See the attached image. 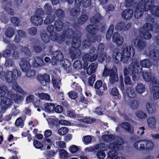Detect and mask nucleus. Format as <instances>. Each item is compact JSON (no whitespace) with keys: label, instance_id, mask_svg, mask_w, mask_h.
<instances>
[{"label":"nucleus","instance_id":"22","mask_svg":"<svg viewBox=\"0 0 159 159\" xmlns=\"http://www.w3.org/2000/svg\"><path fill=\"white\" fill-rule=\"evenodd\" d=\"M37 78L38 80L44 85L46 84V83H48L50 81L49 76L46 74H39Z\"/></svg>","mask_w":159,"mask_h":159},{"label":"nucleus","instance_id":"50","mask_svg":"<svg viewBox=\"0 0 159 159\" xmlns=\"http://www.w3.org/2000/svg\"><path fill=\"white\" fill-rule=\"evenodd\" d=\"M80 8L77 7L72 8L70 12V14L71 15L73 16H78L80 12Z\"/></svg>","mask_w":159,"mask_h":159},{"label":"nucleus","instance_id":"13","mask_svg":"<svg viewBox=\"0 0 159 159\" xmlns=\"http://www.w3.org/2000/svg\"><path fill=\"white\" fill-rule=\"evenodd\" d=\"M63 58V55L61 51H57L54 52L52 53L51 63L53 65H55L57 62L61 61Z\"/></svg>","mask_w":159,"mask_h":159},{"label":"nucleus","instance_id":"19","mask_svg":"<svg viewBox=\"0 0 159 159\" xmlns=\"http://www.w3.org/2000/svg\"><path fill=\"white\" fill-rule=\"evenodd\" d=\"M125 96H127L129 98H134L137 96L136 93L132 87H128L124 93Z\"/></svg>","mask_w":159,"mask_h":159},{"label":"nucleus","instance_id":"61","mask_svg":"<svg viewBox=\"0 0 159 159\" xmlns=\"http://www.w3.org/2000/svg\"><path fill=\"white\" fill-rule=\"evenodd\" d=\"M74 68L77 70H79L82 67V65L80 61L77 60L75 61L74 64Z\"/></svg>","mask_w":159,"mask_h":159},{"label":"nucleus","instance_id":"32","mask_svg":"<svg viewBox=\"0 0 159 159\" xmlns=\"http://www.w3.org/2000/svg\"><path fill=\"white\" fill-rule=\"evenodd\" d=\"M51 38L52 40L56 41L59 43H61L63 40V37L61 35L57 34H54L53 35L52 34L51 36Z\"/></svg>","mask_w":159,"mask_h":159},{"label":"nucleus","instance_id":"64","mask_svg":"<svg viewBox=\"0 0 159 159\" xmlns=\"http://www.w3.org/2000/svg\"><path fill=\"white\" fill-rule=\"evenodd\" d=\"M91 39L85 40L83 42V45L84 48H88L91 45Z\"/></svg>","mask_w":159,"mask_h":159},{"label":"nucleus","instance_id":"26","mask_svg":"<svg viewBox=\"0 0 159 159\" xmlns=\"http://www.w3.org/2000/svg\"><path fill=\"white\" fill-rule=\"evenodd\" d=\"M62 66L67 73H69L71 71L72 67L70 66V61L67 59H64L61 61Z\"/></svg>","mask_w":159,"mask_h":159},{"label":"nucleus","instance_id":"14","mask_svg":"<svg viewBox=\"0 0 159 159\" xmlns=\"http://www.w3.org/2000/svg\"><path fill=\"white\" fill-rule=\"evenodd\" d=\"M7 95L8 96L7 98L8 99V101H9V98L12 102V100H14L16 103H20L24 99L23 96L20 94L15 95L12 93L11 94V92H9L7 93H6V95L7 96Z\"/></svg>","mask_w":159,"mask_h":159},{"label":"nucleus","instance_id":"11","mask_svg":"<svg viewBox=\"0 0 159 159\" xmlns=\"http://www.w3.org/2000/svg\"><path fill=\"white\" fill-rule=\"evenodd\" d=\"M30 60L29 58H23L21 60L19 65L22 71L26 72L30 70L31 65L30 63Z\"/></svg>","mask_w":159,"mask_h":159},{"label":"nucleus","instance_id":"10","mask_svg":"<svg viewBox=\"0 0 159 159\" xmlns=\"http://www.w3.org/2000/svg\"><path fill=\"white\" fill-rule=\"evenodd\" d=\"M152 28V26L150 23H146L140 29V35H142L144 39L146 40L150 39L152 37V35L149 31H151Z\"/></svg>","mask_w":159,"mask_h":159},{"label":"nucleus","instance_id":"53","mask_svg":"<svg viewBox=\"0 0 159 159\" xmlns=\"http://www.w3.org/2000/svg\"><path fill=\"white\" fill-rule=\"evenodd\" d=\"M88 19V17L86 14H84L81 15L78 18V22L80 24H84Z\"/></svg>","mask_w":159,"mask_h":159},{"label":"nucleus","instance_id":"23","mask_svg":"<svg viewBox=\"0 0 159 159\" xmlns=\"http://www.w3.org/2000/svg\"><path fill=\"white\" fill-rule=\"evenodd\" d=\"M133 11L132 10L127 9L122 12L121 16L123 18L126 20L130 19L133 15Z\"/></svg>","mask_w":159,"mask_h":159},{"label":"nucleus","instance_id":"48","mask_svg":"<svg viewBox=\"0 0 159 159\" xmlns=\"http://www.w3.org/2000/svg\"><path fill=\"white\" fill-rule=\"evenodd\" d=\"M140 64L142 67L146 68H149L152 66V63L148 59H145L142 60Z\"/></svg>","mask_w":159,"mask_h":159},{"label":"nucleus","instance_id":"54","mask_svg":"<svg viewBox=\"0 0 159 159\" xmlns=\"http://www.w3.org/2000/svg\"><path fill=\"white\" fill-rule=\"evenodd\" d=\"M38 96L39 98L43 99L49 101L51 99L50 95L47 93H39Z\"/></svg>","mask_w":159,"mask_h":159},{"label":"nucleus","instance_id":"55","mask_svg":"<svg viewBox=\"0 0 159 159\" xmlns=\"http://www.w3.org/2000/svg\"><path fill=\"white\" fill-rule=\"evenodd\" d=\"M92 139L90 135L84 136L82 138V141L85 144H88L91 142Z\"/></svg>","mask_w":159,"mask_h":159},{"label":"nucleus","instance_id":"62","mask_svg":"<svg viewBox=\"0 0 159 159\" xmlns=\"http://www.w3.org/2000/svg\"><path fill=\"white\" fill-rule=\"evenodd\" d=\"M5 65L7 67H10L13 66L14 65V62L11 59H7L5 63Z\"/></svg>","mask_w":159,"mask_h":159},{"label":"nucleus","instance_id":"12","mask_svg":"<svg viewBox=\"0 0 159 159\" xmlns=\"http://www.w3.org/2000/svg\"><path fill=\"white\" fill-rule=\"evenodd\" d=\"M80 34L78 32L75 33L72 29H68L66 30L65 34H64V39L69 38L70 39H72V42L73 43L74 39H76L75 42H77L78 38H80L79 36Z\"/></svg>","mask_w":159,"mask_h":159},{"label":"nucleus","instance_id":"33","mask_svg":"<svg viewBox=\"0 0 159 159\" xmlns=\"http://www.w3.org/2000/svg\"><path fill=\"white\" fill-rule=\"evenodd\" d=\"M135 89L138 93L142 94L145 91L146 89L144 84L141 83H139L135 88Z\"/></svg>","mask_w":159,"mask_h":159},{"label":"nucleus","instance_id":"38","mask_svg":"<svg viewBox=\"0 0 159 159\" xmlns=\"http://www.w3.org/2000/svg\"><path fill=\"white\" fill-rule=\"evenodd\" d=\"M63 26V23L62 21L59 20H57L55 21L54 22V27L57 31H60L62 30Z\"/></svg>","mask_w":159,"mask_h":159},{"label":"nucleus","instance_id":"3","mask_svg":"<svg viewBox=\"0 0 159 159\" xmlns=\"http://www.w3.org/2000/svg\"><path fill=\"white\" fill-rule=\"evenodd\" d=\"M154 0H141L133 7L134 16L135 18H139L142 16L144 11L150 9Z\"/></svg>","mask_w":159,"mask_h":159},{"label":"nucleus","instance_id":"7","mask_svg":"<svg viewBox=\"0 0 159 159\" xmlns=\"http://www.w3.org/2000/svg\"><path fill=\"white\" fill-rule=\"evenodd\" d=\"M77 42H75L76 39H74L73 43H72V46L70 50V55L72 59L78 58L81 54V52L78 48L81 45V41L80 38H78Z\"/></svg>","mask_w":159,"mask_h":159},{"label":"nucleus","instance_id":"47","mask_svg":"<svg viewBox=\"0 0 159 159\" xmlns=\"http://www.w3.org/2000/svg\"><path fill=\"white\" fill-rule=\"evenodd\" d=\"M135 115L137 118L141 119L145 118L147 117V114L141 111H137L135 113Z\"/></svg>","mask_w":159,"mask_h":159},{"label":"nucleus","instance_id":"24","mask_svg":"<svg viewBox=\"0 0 159 159\" xmlns=\"http://www.w3.org/2000/svg\"><path fill=\"white\" fill-rule=\"evenodd\" d=\"M144 139L139 140L134 142L133 144L134 148L139 150H144Z\"/></svg>","mask_w":159,"mask_h":159},{"label":"nucleus","instance_id":"41","mask_svg":"<svg viewBox=\"0 0 159 159\" xmlns=\"http://www.w3.org/2000/svg\"><path fill=\"white\" fill-rule=\"evenodd\" d=\"M45 18L44 22L46 24H49L52 23L55 20V16L54 15L49 14Z\"/></svg>","mask_w":159,"mask_h":159},{"label":"nucleus","instance_id":"17","mask_svg":"<svg viewBox=\"0 0 159 159\" xmlns=\"http://www.w3.org/2000/svg\"><path fill=\"white\" fill-rule=\"evenodd\" d=\"M109 80L111 84L114 83L118 80L117 75V70L116 68H113L110 70Z\"/></svg>","mask_w":159,"mask_h":159},{"label":"nucleus","instance_id":"20","mask_svg":"<svg viewBox=\"0 0 159 159\" xmlns=\"http://www.w3.org/2000/svg\"><path fill=\"white\" fill-rule=\"evenodd\" d=\"M36 97L33 95H30L26 98L25 99V103L29 104L31 103H34V106L38 107H39L40 105V100L39 101H37L36 103H34L36 99Z\"/></svg>","mask_w":159,"mask_h":159},{"label":"nucleus","instance_id":"29","mask_svg":"<svg viewBox=\"0 0 159 159\" xmlns=\"http://www.w3.org/2000/svg\"><path fill=\"white\" fill-rule=\"evenodd\" d=\"M102 17L99 13H97L90 19V21L92 23H97L102 20Z\"/></svg>","mask_w":159,"mask_h":159},{"label":"nucleus","instance_id":"30","mask_svg":"<svg viewBox=\"0 0 159 159\" xmlns=\"http://www.w3.org/2000/svg\"><path fill=\"white\" fill-rule=\"evenodd\" d=\"M97 67V64L96 63H92L87 68L86 71L87 73L89 75H90L93 73H95Z\"/></svg>","mask_w":159,"mask_h":159},{"label":"nucleus","instance_id":"49","mask_svg":"<svg viewBox=\"0 0 159 159\" xmlns=\"http://www.w3.org/2000/svg\"><path fill=\"white\" fill-rule=\"evenodd\" d=\"M121 126L123 128L125 129L129 132H131L132 131V127L127 122H125L122 123L121 125Z\"/></svg>","mask_w":159,"mask_h":159},{"label":"nucleus","instance_id":"45","mask_svg":"<svg viewBox=\"0 0 159 159\" xmlns=\"http://www.w3.org/2000/svg\"><path fill=\"white\" fill-rule=\"evenodd\" d=\"M5 34L7 37L11 38L14 34V30L12 28L9 27L6 29Z\"/></svg>","mask_w":159,"mask_h":159},{"label":"nucleus","instance_id":"35","mask_svg":"<svg viewBox=\"0 0 159 159\" xmlns=\"http://www.w3.org/2000/svg\"><path fill=\"white\" fill-rule=\"evenodd\" d=\"M153 3L154 2H153L149 11L153 15L159 16V6L158 7L154 6L153 5Z\"/></svg>","mask_w":159,"mask_h":159},{"label":"nucleus","instance_id":"25","mask_svg":"<svg viewBox=\"0 0 159 159\" xmlns=\"http://www.w3.org/2000/svg\"><path fill=\"white\" fill-rule=\"evenodd\" d=\"M147 122L148 127L151 129H154L156 127V119L153 116H150L147 119Z\"/></svg>","mask_w":159,"mask_h":159},{"label":"nucleus","instance_id":"8","mask_svg":"<svg viewBox=\"0 0 159 159\" xmlns=\"http://www.w3.org/2000/svg\"><path fill=\"white\" fill-rule=\"evenodd\" d=\"M139 61L137 59H134L129 66V70L126 68L124 69V76L128 75L129 72L130 74L133 73H141L142 70V68L139 66Z\"/></svg>","mask_w":159,"mask_h":159},{"label":"nucleus","instance_id":"56","mask_svg":"<svg viewBox=\"0 0 159 159\" xmlns=\"http://www.w3.org/2000/svg\"><path fill=\"white\" fill-rule=\"evenodd\" d=\"M41 38L43 41L47 43L49 41V38L46 32H44L41 34Z\"/></svg>","mask_w":159,"mask_h":159},{"label":"nucleus","instance_id":"40","mask_svg":"<svg viewBox=\"0 0 159 159\" xmlns=\"http://www.w3.org/2000/svg\"><path fill=\"white\" fill-rule=\"evenodd\" d=\"M12 89L16 91L19 92L20 93L23 95H26L27 93L22 89H21L17 85V83L14 81L12 85Z\"/></svg>","mask_w":159,"mask_h":159},{"label":"nucleus","instance_id":"42","mask_svg":"<svg viewBox=\"0 0 159 159\" xmlns=\"http://www.w3.org/2000/svg\"><path fill=\"white\" fill-rule=\"evenodd\" d=\"M44 12L46 14H52L53 12L52 7L50 3L45 4L43 7Z\"/></svg>","mask_w":159,"mask_h":159},{"label":"nucleus","instance_id":"52","mask_svg":"<svg viewBox=\"0 0 159 159\" xmlns=\"http://www.w3.org/2000/svg\"><path fill=\"white\" fill-rule=\"evenodd\" d=\"M37 31V29L36 27H31L29 28L27 30L28 34L30 36H34L36 34Z\"/></svg>","mask_w":159,"mask_h":159},{"label":"nucleus","instance_id":"34","mask_svg":"<svg viewBox=\"0 0 159 159\" xmlns=\"http://www.w3.org/2000/svg\"><path fill=\"white\" fill-rule=\"evenodd\" d=\"M139 102L137 100H133L130 102L129 106L132 109L135 110L137 109L139 106Z\"/></svg>","mask_w":159,"mask_h":159},{"label":"nucleus","instance_id":"60","mask_svg":"<svg viewBox=\"0 0 159 159\" xmlns=\"http://www.w3.org/2000/svg\"><path fill=\"white\" fill-rule=\"evenodd\" d=\"M11 20L15 26H18L20 24V19L17 17H12L11 19Z\"/></svg>","mask_w":159,"mask_h":159},{"label":"nucleus","instance_id":"46","mask_svg":"<svg viewBox=\"0 0 159 159\" xmlns=\"http://www.w3.org/2000/svg\"><path fill=\"white\" fill-rule=\"evenodd\" d=\"M44 110L47 112H49L53 110L54 108V105L51 103H46L44 105Z\"/></svg>","mask_w":159,"mask_h":159},{"label":"nucleus","instance_id":"16","mask_svg":"<svg viewBox=\"0 0 159 159\" xmlns=\"http://www.w3.org/2000/svg\"><path fill=\"white\" fill-rule=\"evenodd\" d=\"M143 79L147 82L151 81L152 84H157V81L156 79L152 76L150 73L147 72H143L142 75Z\"/></svg>","mask_w":159,"mask_h":159},{"label":"nucleus","instance_id":"37","mask_svg":"<svg viewBox=\"0 0 159 159\" xmlns=\"http://www.w3.org/2000/svg\"><path fill=\"white\" fill-rule=\"evenodd\" d=\"M33 64L34 66L36 67L38 65L42 66L44 64V62L42 59L40 57H36L34 58V61Z\"/></svg>","mask_w":159,"mask_h":159},{"label":"nucleus","instance_id":"27","mask_svg":"<svg viewBox=\"0 0 159 159\" xmlns=\"http://www.w3.org/2000/svg\"><path fill=\"white\" fill-rule=\"evenodd\" d=\"M151 93L153 94V98L154 99L159 98V87L157 86L156 85L152 86L150 89Z\"/></svg>","mask_w":159,"mask_h":159},{"label":"nucleus","instance_id":"51","mask_svg":"<svg viewBox=\"0 0 159 159\" xmlns=\"http://www.w3.org/2000/svg\"><path fill=\"white\" fill-rule=\"evenodd\" d=\"M114 28V26L113 25H110L106 35V37L107 39L109 40L111 38V34L113 33Z\"/></svg>","mask_w":159,"mask_h":159},{"label":"nucleus","instance_id":"44","mask_svg":"<svg viewBox=\"0 0 159 159\" xmlns=\"http://www.w3.org/2000/svg\"><path fill=\"white\" fill-rule=\"evenodd\" d=\"M59 158L61 159H66L68 157L67 152L64 149H61L59 150Z\"/></svg>","mask_w":159,"mask_h":159},{"label":"nucleus","instance_id":"1","mask_svg":"<svg viewBox=\"0 0 159 159\" xmlns=\"http://www.w3.org/2000/svg\"><path fill=\"white\" fill-rule=\"evenodd\" d=\"M121 52H119L117 49H115L113 53V58L114 59V61L118 63L121 61L124 63H126L131 59V57L134 56L135 51L132 45H124L121 48Z\"/></svg>","mask_w":159,"mask_h":159},{"label":"nucleus","instance_id":"6","mask_svg":"<svg viewBox=\"0 0 159 159\" xmlns=\"http://www.w3.org/2000/svg\"><path fill=\"white\" fill-rule=\"evenodd\" d=\"M21 75V72L18 71L16 69H14L13 71H8L5 75L4 72L2 71V66H0V78L2 80L5 79L8 83H11L13 80H16L18 77Z\"/></svg>","mask_w":159,"mask_h":159},{"label":"nucleus","instance_id":"15","mask_svg":"<svg viewBox=\"0 0 159 159\" xmlns=\"http://www.w3.org/2000/svg\"><path fill=\"white\" fill-rule=\"evenodd\" d=\"M112 41L118 46H120L123 44L124 40L122 37L118 33L115 32L113 34Z\"/></svg>","mask_w":159,"mask_h":159},{"label":"nucleus","instance_id":"59","mask_svg":"<svg viewBox=\"0 0 159 159\" xmlns=\"http://www.w3.org/2000/svg\"><path fill=\"white\" fill-rule=\"evenodd\" d=\"M97 156L99 159H103L106 157L105 153L102 150L98 151L96 154Z\"/></svg>","mask_w":159,"mask_h":159},{"label":"nucleus","instance_id":"39","mask_svg":"<svg viewBox=\"0 0 159 159\" xmlns=\"http://www.w3.org/2000/svg\"><path fill=\"white\" fill-rule=\"evenodd\" d=\"M96 26H94V25H89L87 26L86 30L89 33L94 34L96 33L98 31V29Z\"/></svg>","mask_w":159,"mask_h":159},{"label":"nucleus","instance_id":"43","mask_svg":"<svg viewBox=\"0 0 159 159\" xmlns=\"http://www.w3.org/2000/svg\"><path fill=\"white\" fill-rule=\"evenodd\" d=\"M107 132H105V134L102 135V139L107 142L111 141L114 138V136L113 135L109 134Z\"/></svg>","mask_w":159,"mask_h":159},{"label":"nucleus","instance_id":"4","mask_svg":"<svg viewBox=\"0 0 159 159\" xmlns=\"http://www.w3.org/2000/svg\"><path fill=\"white\" fill-rule=\"evenodd\" d=\"M7 92V87L4 85L0 86V97H3L0 99V112H4L8 107L12 105V102L9 98H6V92Z\"/></svg>","mask_w":159,"mask_h":159},{"label":"nucleus","instance_id":"63","mask_svg":"<svg viewBox=\"0 0 159 159\" xmlns=\"http://www.w3.org/2000/svg\"><path fill=\"white\" fill-rule=\"evenodd\" d=\"M68 94L69 97L72 99H75L78 97L77 93L74 91H71Z\"/></svg>","mask_w":159,"mask_h":159},{"label":"nucleus","instance_id":"31","mask_svg":"<svg viewBox=\"0 0 159 159\" xmlns=\"http://www.w3.org/2000/svg\"><path fill=\"white\" fill-rule=\"evenodd\" d=\"M144 150H152L154 147L153 143L151 140L144 139Z\"/></svg>","mask_w":159,"mask_h":159},{"label":"nucleus","instance_id":"18","mask_svg":"<svg viewBox=\"0 0 159 159\" xmlns=\"http://www.w3.org/2000/svg\"><path fill=\"white\" fill-rule=\"evenodd\" d=\"M131 26V25L130 23H129L125 25V22H121L117 23L115 26V29L118 31L122 30L124 31L128 30Z\"/></svg>","mask_w":159,"mask_h":159},{"label":"nucleus","instance_id":"21","mask_svg":"<svg viewBox=\"0 0 159 159\" xmlns=\"http://www.w3.org/2000/svg\"><path fill=\"white\" fill-rule=\"evenodd\" d=\"M146 109L147 112L150 114H154L156 111V108L154 103L152 102H148L146 105Z\"/></svg>","mask_w":159,"mask_h":159},{"label":"nucleus","instance_id":"9","mask_svg":"<svg viewBox=\"0 0 159 159\" xmlns=\"http://www.w3.org/2000/svg\"><path fill=\"white\" fill-rule=\"evenodd\" d=\"M43 14L44 12L42 9H37L35 15L31 17L30 21L35 26H38L41 25L43 22Z\"/></svg>","mask_w":159,"mask_h":159},{"label":"nucleus","instance_id":"5","mask_svg":"<svg viewBox=\"0 0 159 159\" xmlns=\"http://www.w3.org/2000/svg\"><path fill=\"white\" fill-rule=\"evenodd\" d=\"M123 143V141L121 139H119L118 141L116 143H113L110 144V145H107L104 143H102L97 144L95 145V148L96 149L98 150L100 149L102 151H107L110 148L112 150L109 151H112V150L120 151L122 149V144Z\"/></svg>","mask_w":159,"mask_h":159},{"label":"nucleus","instance_id":"57","mask_svg":"<svg viewBox=\"0 0 159 159\" xmlns=\"http://www.w3.org/2000/svg\"><path fill=\"white\" fill-rule=\"evenodd\" d=\"M68 132V129L66 127H62L59 129L58 134L61 135H63L66 134Z\"/></svg>","mask_w":159,"mask_h":159},{"label":"nucleus","instance_id":"58","mask_svg":"<svg viewBox=\"0 0 159 159\" xmlns=\"http://www.w3.org/2000/svg\"><path fill=\"white\" fill-rule=\"evenodd\" d=\"M56 144L58 148H65L66 147V143L63 141H57L56 143Z\"/></svg>","mask_w":159,"mask_h":159},{"label":"nucleus","instance_id":"2","mask_svg":"<svg viewBox=\"0 0 159 159\" xmlns=\"http://www.w3.org/2000/svg\"><path fill=\"white\" fill-rule=\"evenodd\" d=\"M134 43L136 44V46L139 51L142 52L143 54H145L147 55L152 56L153 60L155 61H157L156 62H157V60L159 59V52L157 51L154 52L152 50L151 48H146L147 43L146 41L142 40H138L136 39L134 40Z\"/></svg>","mask_w":159,"mask_h":159},{"label":"nucleus","instance_id":"28","mask_svg":"<svg viewBox=\"0 0 159 159\" xmlns=\"http://www.w3.org/2000/svg\"><path fill=\"white\" fill-rule=\"evenodd\" d=\"M8 47L9 49H6L3 53V56L5 58H7L10 56L11 54V50H15L16 49V48L15 45L13 43H10L9 44Z\"/></svg>","mask_w":159,"mask_h":159},{"label":"nucleus","instance_id":"36","mask_svg":"<svg viewBox=\"0 0 159 159\" xmlns=\"http://www.w3.org/2000/svg\"><path fill=\"white\" fill-rule=\"evenodd\" d=\"M52 80L53 85L54 88L59 89L61 84L60 80L56 77L54 76L52 77Z\"/></svg>","mask_w":159,"mask_h":159}]
</instances>
